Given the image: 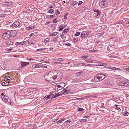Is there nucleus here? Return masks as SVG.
<instances>
[{"instance_id":"nucleus-12","label":"nucleus","mask_w":129,"mask_h":129,"mask_svg":"<svg viewBox=\"0 0 129 129\" xmlns=\"http://www.w3.org/2000/svg\"><path fill=\"white\" fill-rule=\"evenodd\" d=\"M59 86V85H58L57 84H56L55 85V91H57L63 88L62 87Z\"/></svg>"},{"instance_id":"nucleus-29","label":"nucleus","mask_w":129,"mask_h":129,"mask_svg":"<svg viewBox=\"0 0 129 129\" xmlns=\"http://www.w3.org/2000/svg\"><path fill=\"white\" fill-rule=\"evenodd\" d=\"M81 121L82 122H86L87 121V120L86 119H81Z\"/></svg>"},{"instance_id":"nucleus-49","label":"nucleus","mask_w":129,"mask_h":129,"mask_svg":"<svg viewBox=\"0 0 129 129\" xmlns=\"http://www.w3.org/2000/svg\"><path fill=\"white\" fill-rule=\"evenodd\" d=\"M82 1H80L78 4V5H79L82 4Z\"/></svg>"},{"instance_id":"nucleus-41","label":"nucleus","mask_w":129,"mask_h":129,"mask_svg":"<svg viewBox=\"0 0 129 129\" xmlns=\"http://www.w3.org/2000/svg\"><path fill=\"white\" fill-rule=\"evenodd\" d=\"M90 96L91 97L94 98H97V96H93V95H90Z\"/></svg>"},{"instance_id":"nucleus-3","label":"nucleus","mask_w":129,"mask_h":129,"mask_svg":"<svg viewBox=\"0 0 129 129\" xmlns=\"http://www.w3.org/2000/svg\"><path fill=\"white\" fill-rule=\"evenodd\" d=\"M105 78V75L103 73H99L94 76V79L96 81H98L99 80H102Z\"/></svg>"},{"instance_id":"nucleus-33","label":"nucleus","mask_w":129,"mask_h":129,"mask_svg":"<svg viewBox=\"0 0 129 129\" xmlns=\"http://www.w3.org/2000/svg\"><path fill=\"white\" fill-rule=\"evenodd\" d=\"M113 68V69H112V70H120V69L118 68H117L115 67H113L112 68Z\"/></svg>"},{"instance_id":"nucleus-37","label":"nucleus","mask_w":129,"mask_h":129,"mask_svg":"<svg viewBox=\"0 0 129 129\" xmlns=\"http://www.w3.org/2000/svg\"><path fill=\"white\" fill-rule=\"evenodd\" d=\"M68 30L67 29H65L63 31V33H65L66 32H67Z\"/></svg>"},{"instance_id":"nucleus-1","label":"nucleus","mask_w":129,"mask_h":129,"mask_svg":"<svg viewBox=\"0 0 129 129\" xmlns=\"http://www.w3.org/2000/svg\"><path fill=\"white\" fill-rule=\"evenodd\" d=\"M14 36L13 35V33L12 31L7 32L4 33L3 35V38L7 40L9 38Z\"/></svg>"},{"instance_id":"nucleus-43","label":"nucleus","mask_w":129,"mask_h":129,"mask_svg":"<svg viewBox=\"0 0 129 129\" xmlns=\"http://www.w3.org/2000/svg\"><path fill=\"white\" fill-rule=\"evenodd\" d=\"M93 11L94 12H97V13L99 11L98 10H97L96 9H93Z\"/></svg>"},{"instance_id":"nucleus-55","label":"nucleus","mask_w":129,"mask_h":129,"mask_svg":"<svg viewBox=\"0 0 129 129\" xmlns=\"http://www.w3.org/2000/svg\"><path fill=\"white\" fill-rule=\"evenodd\" d=\"M81 72H79L77 73V75L79 76L80 75V74H81Z\"/></svg>"},{"instance_id":"nucleus-64","label":"nucleus","mask_w":129,"mask_h":129,"mask_svg":"<svg viewBox=\"0 0 129 129\" xmlns=\"http://www.w3.org/2000/svg\"><path fill=\"white\" fill-rule=\"evenodd\" d=\"M57 120V119H55L54 120H53V121L54 122L55 121H56Z\"/></svg>"},{"instance_id":"nucleus-30","label":"nucleus","mask_w":129,"mask_h":129,"mask_svg":"<svg viewBox=\"0 0 129 129\" xmlns=\"http://www.w3.org/2000/svg\"><path fill=\"white\" fill-rule=\"evenodd\" d=\"M59 27L60 28V29L59 30V31H62L63 28V26L62 25H61Z\"/></svg>"},{"instance_id":"nucleus-4","label":"nucleus","mask_w":129,"mask_h":129,"mask_svg":"<svg viewBox=\"0 0 129 129\" xmlns=\"http://www.w3.org/2000/svg\"><path fill=\"white\" fill-rule=\"evenodd\" d=\"M62 76V74L60 72L57 73L55 72L54 73V76L53 78L55 81H58L61 79Z\"/></svg>"},{"instance_id":"nucleus-59","label":"nucleus","mask_w":129,"mask_h":129,"mask_svg":"<svg viewBox=\"0 0 129 129\" xmlns=\"http://www.w3.org/2000/svg\"><path fill=\"white\" fill-rule=\"evenodd\" d=\"M112 67H108V68L112 70V69H113V68H112Z\"/></svg>"},{"instance_id":"nucleus-28","label":"nucleus","mask_w":129,"mask_h":129,"mask_svg":"<svg viewBox=\"0 0 129 129\" xmlns=\"http://www.w3.org/2000/svg\"><path fill=\"white\" fill-rule=\"evenodd\" d=\"M49 41V40L48 38H47L46 39L44 40V42L45 43H47L48 41Z\"/></svg>"},{"instance_id":"nucleus-5","label":"nucleus","mask_w":129,"mask_h":129,"mask_svg":"<svg viewBox=\"0 0 129 129\" xmlns=\"http://www.w3.org/2000/svg\"><path fill=\"white\" fill-rule=\"evenodd\" d=\"M54 76V73L50 71L48 75H47L45 76V78L47 81H52L53 80H54L53 77Z\"/></svg>"},{"instance_id":"nucleus-11","label":"nucleus","mask_w":129,"mask_h":129,"mask_svg":"<svg viewBox=\"0 0 129 129\" xmlns=\"http://www.w3.org/2000/svg\"><path fill=\"white\" fill-rule=\"evenodd\" d=\"M20 25V23L16 21L14 22L12 24L10 25V27H12L14 26L15 27H17Z\"/></svg>"},{"instance_id":"nucleus-53","label":"nucleus","mask_w":129,"mask_h":129,"mask_svg":"<svg viewBox=\"0 0 129 129\" xmlns=\"http://www.w3.org/2000/svg\"><path fill=\"white\" fill-rule=\"evenodd\" d=\"M46 17L47 18H48V19H50V18L49 15V16L47 15L46 16Z\"/></svg>"},{"instance_id":"nucleus-51","label":"nucleus","mask_w":129,"mask_h":129,"mask_svg":"<svg viewBox=\"0 0 129 129\" xmlns=\"http://www.w3.org/2000/svg\"><path fill=\"white\" fill-rule=\"evenodd\" d=\"M34 34L33 33H32L31 34L29 35V36L30 37H31V36H33L34 35Z\"/></svg>"},{"instance_id":"nucleus-58","label":"nucleus","mask_w":129,"mask_h":129,"mask_svg":"<svg viewBox=\"0 0 129 129\" xmlns=\"http://www.w3.org/2000/svg\"><path fill=\"white\" fill-rule=\"evenodd\" d=\"M63 37H64V36L63 35H60V37L62 38H63Z\"/></svg>"},{"instance_id":"nucleus-44","label":"nucleus","mask_w":129,"mask_h":129,"mask_svg":"<svg viewBox=\"0 0 129 129\" xmlns=\"http://www.w3.org/2000/svg\"><path fill=\"white\" fill-rule=\"evenodd\" d=\"M101 65L102 66L106 67L107 66V64H105V63H101Z\"/></svg>"},{"instance_id":"nucleus-23","label":"nucleus","mask_w":129,"mask_h":129,"mask_svg":"<svg viewBox=\"0 0 129 129\" xmlns=\"http://www.w3.org/2000/svg\"><path fill=\"white\" fill-rule=\"evenodd\" d=\"M84 64H85L84 63H79L77 65H78V66H84Z\"/></svg>"},{"instance_id":"nucleus-6","label":"nucleus","mask_w":129,"mask_h":129,"mask_svg":"<svg viewBox=\"0 0 129 129\" xmlns=\"http://www.w3.org/2000/svg\"><path fill=\"white\" fill-rule=\"evenodd\" d=\"M10 79V77L9 76H6L4 78V80L1 82V84L4 86H8L9 84V80Z\"/></svg>"},{"instance_id":"nucleus-52","label":"nucleus","mask_w":129,"mask_h":129,"mask_svg":"<svg viewBox=\"0 0 129 129\" xmlns=\"http://www.w3.org/2000/svg\"><path fill=\"white\" fill-rule=\"evenodd\" d=\"M57 20H56V19H54L53 21V22H55V23H56V22H57Z\"/></svg>"},{"instance_id":"nucleus-57","label":"nucleus","mask_w":129,"mask_h":129,"mask_svg":"<svg viewBox=\"0 0 129 129\" xmlns=\"http://www.w3.org/2000/svg\"><path fill=\"white\" fill-rule=\"evenodd\" d=\"M67 45V46H71V44L70 43H69L67 45Z\"/></svg>"},{"instance_id":"nucleus-2","label":"nucleus","mask_w":129,"mask_h":129,"mask_svg":"<svg viewBox=\"0 0 129 129\" xmlns=\"http://www.w3.org/2000/svg\"><path fill=\"white\" fill-rule=\"evenodd\" d=\"M117 83L118 85L124 87L129 86V81L126 80L118 81L117 82Z\"/></svg>"},{"instance_id":"nucleus-60","label":"nucleus","mask_w":129,"mask_h":129,"mask_svg":"<svg viewBox=\"0 0 129 129\" xmlns=\"http://www.w3.org/2000/svg\"><path fill=\"white\" fill-rule=\"evenodd\" d=\"M77 99H80V100H83V98H77Z\"/></svg>"},{"instance_id":"nucleus-62","label":"nucleus","mask_w":129,"mask_h":129,"mask_svg":"<svg viewBox=\"0 0 129 129\" xmlns=\"http://www.w3.org/2000/svg\"><path fill=\"white\" fill-rule=\"evenodd\" d=\"M115 105L116 106V107H116V108H117V109H120V108H119V107H117V105Z\"/></svg>"},{"instance_id":"nucleus-22","label":"nucleus","mask_w":129,"mask_h":129,"mask_svg":"<svg viewBox=\"0 0 129 129\" xmlns=\"http://www.w3.org/2000/svg\"><path fill=\"white\" fill-rule=\"evenodd\" d=\"M123 115L124 116H127L128 115V113L127 111H125L123 112Z\"/></svg>"},{"instance_id":"nucleus-25","label":"nucleus","mask_w":129,"mask_h":129,"mask_svg":"<svg viewBox=\"0 0 129 129\" xmlns=\"http://www.w3.org/2000/svg\"><path fill=\"white\" fill-rule=\"evenodd\" d=\"M62 60V58H60L58 59H55L54 60L56 61H61Z\"/></svg>"},{"instance_id":"nucleus-18","label":"nucleus","mask_w":129,"mask_h":129,"mask_svg":"<svg viewBox=\"0 0 129 129\" xmlns=\"http://www.w3.org/2000/svg\"><path fill=\"white\" fill-rule=\"evenodd\" d=\"M53 63L55 64H58L59 66H61L62 64V63L59 62L58 61H55L53 62Z\"/></svg>"},{"instance_id":"nucleus-24","label":"nucleus","mask_w":129,"mask_h":129,"mask_svg":"<svg viewBox=\"0 0 129 129\" xmlns=\"http://www.w3.org/2000/svg\"><path fill=\"white\" fill-rule=\"evenodd\" d=\"M54 11L53 9H50L49 10L48 12V13L52 14L54 12Z\"/></svg>"},{"instance_id":"nucleus-14","label":"nucleus","mask_w":129,"mask_h":129,"mask_svg":"<svg viewBox=\"0 0 129 129\" xmlns=\"http://www.w3.org/2000/svg\"><path fill=\"white\" fill-rule=\"evenodd\" d=\"M104 83L106 85H110L111 83L109 80H105L104 81Z\"/></svg>"},{"instance_id":"nucleus-19","label":"nucleus","mask_w":129,"mask_h":129,"mask_svg":"<svg viewBox=\"0 0 129 129\" xmlns=\"http://www.w3.org/2000/svg\"><path fill=\"white\" fill-rule=\"evenodd\" d=\"M57 95V94H56V95H55L54 96V97L53 96H54V94H52L51 95H49L50 98H51V99H52L53 98L56 97L57 96H58L59 95Z\"/></svg>"},{"instance_id":"nucleus-16","label":"nucleus","mask_w":129,"mask_h":129,"mask_svg":"<svg viewBox=\"0 0 129 129\" xmlns=\"http://www.w3.org/2000/svg\"><path fill=\"white\" fill-rule=\"evenodd\" d=\"M11 4V2H6L3 4V5L5 6H8L10 5Z\"/></svg>"},{"instance_id":"nucleus-10","label":"nucleus","mask_w":129,"mask_h":129,"mask_svg":"<svg viewBox=\"0 0 129 129\" xmlns=\"http://www.w3.org/2000/svg\"><path fill=\"white\" fill-rule=\"evenodd\" d=\"M107 4V3L106 0H102L101 2L100 5L102 7H104L106 6Z\"/></svg>"},{"instance_id":"nucleus-39","label":"nucleus","mask_w":129,"mask_h":129,"mask_svg":"<svg viewBox=\"0 0 129 129\" xmlns=\"http://www.w3.org/2000/svg\"><path fill=\"white\" fill-rule=\"evenodd\" d=\"M101 15V13L99 11L97 13V14L96 15L97 16H100Z\"/></svg>"},{"instance_id":"nucleus-31","label":"nucleus","mask_w":129,"mask_h":129,"mask_svg":"<svg viewBox=\"0 0 129 129\" xmlns=\"http://www.w3.org/2000/svg\"><path fill=\"white\" fill-rule=\"evenodd\" d=\"M77 110H78V111H82L84 110V109H83V108H78L77 109Z\"/></svg>"},{"instance_id":"nucleus-32","label":"nucleus","mask_w":129,"mask_h":129,"mask_svg":"<svg viewBox=\"0 0 129 129\" xmlns=\"http://www.w3.org/2000/svg\"><path fill=\"white\" fill-rule=\"evenodd\" d=\"M34 27L33 26L31 27H26L27 29L28 30L34 28Z\"/></svg>"},{"instance_id":"nucleus-21","label":"nucleus","mask_w":129,"mask_h":129,"mask_svg":"<svg viewBox=\"0 0 129 129\" xmlns=\"http://www.w3.org/2000/svg\"><path fill=\"white\" fill-rule=\"evenodd\" d=\"M59 85V86L63 88L65 86V84L63 82H62Z\"/></svg>"},{"instance_id":"nucleus-47","label":"nucleus","mask_w":129,"mask_h":129,"mask_svg":"<svg viewBox=\"0 0 129 129\" xmlns=\"http://www.w3.org/2000/svg\"><path fill=\"white\" fill-rule=\"evenodd\" d=\"M25 41L21 42H20V43H21V45L24 44H25Z\"/></svg>"},{"instance_id":"nucleus-50","label":"nucleus","mask_w":129,"mask_h":129,"mask_svg":"<svg viewBox=\"0 0 129 129\" xmlns=\"http://www.w3.org/2000/svg\"><path fill=\"white\" fill-rule=\"evenodd\" d=\"M89 117V116L87 115V116H84L83 117L84 118H87L88 117Z\"/></svg>"},{"instance_id":"nucleus-36","label":"nucleus","mask_w":129,"mask_h":129,"mask_svg":"<svg viewBox=\"0 0 129 129\" xmlns=\"http://www.w3.org/2000/svg\"><path fill=\"white\" fill-rule=\"evenodd\" d=\"M59 13H59V11L58 10H57V11H56L55 12V14L56 15H59Z\"/></svg>"},{"instance_id":"nucleus-9","label":"nucleus","mask_w":129,"mask_h":129,"mask_svg":"<svg viewBox=\"0 0 129 129\" xmlns=\"http://www.w3.org/2000/svg\"><path fill=\"white\" fill-rule=\"evenodd\" d=\"M70 91L69 89L68 88H66L62 91L61 93V94H67L69 93Z\"/></svg>"},{"instance_id":"nucleus-8","label":"nucleus","mask_w":129,"mask_h":129,"mask_svg":"<svg viewBox=\"0 0 129 129\" xmlns=\"http://www.w3.org/2000/svg\"><path fill=\"white\" fill-rule=\"evenodd\" d=\"M2 98L3 101L6 104L8 105L10 104L11 101L9 98L6 95H4Z\"/></svg>"},{"instance_id":"nucleus-46","label":"nucleus","mask_w":129,"mask_h":129,"mask_svg":"<svg viewBox=\"0 0 129 129\" xmlns=\"http://www.w3.org/2000/svg\"><path fill=\"white\" fill-rule=\"evenodd\" d=\"M87 56H86V55L83 56L82 57V58H83V59H84L87 58Z\"/></svg>"},{"instance_id":"nucleus-27","label":"nucleus","mask_w":129,"mask_h":129,"mask_svg":"<svg viewBox=\"0 0 129 129\" xmlns=\"http://www.w3.org/2000/svg\"><path fill=\"white\" fill-rule=\"evenodd\" d=\"M50 97L49 96V95L48 96H45L44 98V100H48L49 99H50Z\"/></svg>"},{"instance_id":"nucleus-61","label":"nucleus","mask_w":129,"mask_h":129,"mask_svg":"<svg viewBox=\"0 0 129 129\" xmlns=\"http://www.w3.org/2000/svg\"><path fill=\"white\" fill-rule=\"evenodd\" d=\"M78 63H77L76 64H74V66H75L76 67V66H78V65H77L78 64Z\"/></svg>"},{"instance_id":"nucleus-48","label":"nucleus","mask_w":129,"mask_h":129,"mask_svg":"<svg viewBox=\"0 0 129 129\" xmlns=\"http://www.w3.org/2000/svg\"><path fill=\"white\" fill-rule=\"evenodd\" d=\"M40 62H48V61H44V60H41L40 61Z\"/></svg>"},{"instance_id":"nucleus-7","label":"nucleus","mask_w":129,"mask_h":129,"mask_svg":"<svg viewBox=\"0 0 129 129\" xmlns=\"http://www.w3.org/2000/svg\"><path fill=\"white\" fill-rule=\"evenodd\" d=\"M90 33L91 32L89 31H83L81 35V37L82 38L84 39L87 37Z\"/></svg>"},{"instance_id":"nucleus-15","label":"nucleus","mask_w":129,"mask_h":129,"mask_svg":"<svg viewBox=\"0 0 129 129\" xmlns=\"http://www.w3.org/2000/svg\"><path fill=\"white\" fill-rule=\"evenodd\" d=\"M32 67L33 68H40V66L39 64H34L33 65Z\"/></svg>"},{"instance_id":"nucleus-17","label":"nucleus","mask_w":129,"mask_h":129,"mask_svg":"<svg viewBox=\"0 0 129 129\" xmlns=\"http://www.w3.org/2000/svg\"><path fill=\"white\" fill-rule=\"evenodd\" d=\"M21 66L22 67H24L27 65L26 63L25 62H21Z\"/></svg>"},{"instance_id":"nucleus-20","label":"nucleus","mask_w":129,"mask_h":129,"mask_svg":"<svg viewBox=\"0 0 129 129\" xmlns=\"http://www.w3.org/2000/svg\"><path fill=\"white\" fill-rule=\"evenodd\" d=\"M28 42L29 44H34L36 42V41L35 40L33 41H28Z\"/></svg>"},{"instance_id":"nucleus-42","label":"nucleus","mask_w":129,"mask_h":129,"mask_svg":"<svg viewBox=\"0 0 129 129\" xmlns=\"http://www.w3.org/2000/svg\"><path fill=\"white\" fill-rule=\"evenodd\" d=\"M50 21H48L46 22V23H45V25H47V24H50Z\"/></svg>"},{"instance_id":"nucleus-13","label":"nucleus","mask_w":129,"mask_h":129,"mask_svg":"<svg viewBox=\"0 0 129 129\" xmlns=\"http://www.w3.org/2000/svg\"><path fill=\"white\" fill-rule=\"evenodd\" d=\"M13 41L11 39L8 40L6 43L8 45H13Z\"/></svg>"},{"instance_id":"nucleus-45","label":"nucleus","mask_w":129,"mask_h":129,"mask_svg":"<svg viewBox=\"0 0 129 129\" xmlns=\"http://www.w3.org/2000/svg\"><path fill=\"white\" fill-rule=\"evenodd\" d=\"M62 120H60L57 121L56 122L57 123H61L62 122Z\"/></svg>"},{"instance_id":"nucleus-54","label":"nucleus","mask_w":129,"mask_h":129,"mask_svg":"<svg viewBox=\"0 0 129 129\" xmlns=\"http://www.w3.org/2000/svg\"><path fill=\"white\" fill-rule=\"evenodd\" d=\"M125 70L129 72V68H126V69Z\"/></svg>"},{"instance_id":"nucleus-63","label":"nucleus","mask_w":129,"mask_h":129,"mask_svg":"<svg viewBox=\"0 0 129 129\" xmlns=\"http://www.w3.org/2000/svg\"><path fill=\"white\" fill-rule=\"evenodd\" d=\"M74 2L73 3H72V5H75V4H74V3L75 2Z\"/></svg>"},{"instance_id":"nucleus-26","label":"nucleus","mask_w":129,"mask_h":129,"mask_svg":"<svg viewBox=\"0 0 129 129\" xmlns=\"http://www.w3.org/2000/svg\"><path fill=\"white\" fill-rule=\"evenodd\" d=\"M58 34V33L57 32H54L53 34H52V36H55L57 35Z\"/></svg>"},{"instance_id":"nucleus-34","label":"nucleus","mask_w":129,"mask_h":129,"mask_svg":"<svg viewBox=\"0 0 129 129\" xmlns=\"http://www.w3.org/2000/svg\"><path fill=\"white\" fill-rule=\"evenodd\" d=\"M71 120L70 119L66 121V122H66V123H67L68 124V123H70L71 122Z\"/></svg>"},{"instance_id":"nucleus-35","label":"nucleus","mask_w":129,"mask_h":129,"mask_svg":"<svg viewBox=\"0 0 129 129\" xmlns=\"http://www.w3.org/2000/svg\"><path fill=\"white\" fill-rule=\"evenodd\" d=\"M80 33L79 32H77L76 33L75 35V36H78L80 34Z\"/></svg>"},{"instance_id":"nucleus-38","label":"nucleus","mask_w":129,"mask_h":129,"mask_svg":"<svg viewBox=\"0 0 129 129\" xmlns=\"http://www.w3.org/2000/svg\"><path fill=\"white\" fill-rule=\"evenodd\" d=\"M16 46L20 45H21L20 42H16L15 44Z\"/></svg>"},{"instance_id":"nucleus-40","label":"nucleus","mask_w":129,"mask_h":129,"mask_svg":"<svg viewBox=\"0 0 129 129\" xmlns=\"http://www.w3.org/2000/svg\"><path fill=\"white\" fill-rule=\"evenodd\" d=\"M50 18H51L54 17L55 16V15H49Z\"/></svg>"},{"instance_id":"nucleus-56","label":"nucleus","mask_w":129,"mask_h":129,"mask_svg":"<svg viewBox=\"0 0 129 129\" xmlns=\"http://www.w3.org/2000/svg\"><path fill=\"white\" fill-rule=\"evenodd\" d=\"M43 49H37L38 51H40V50H42Z\"/></svg>"}]
</instances>
